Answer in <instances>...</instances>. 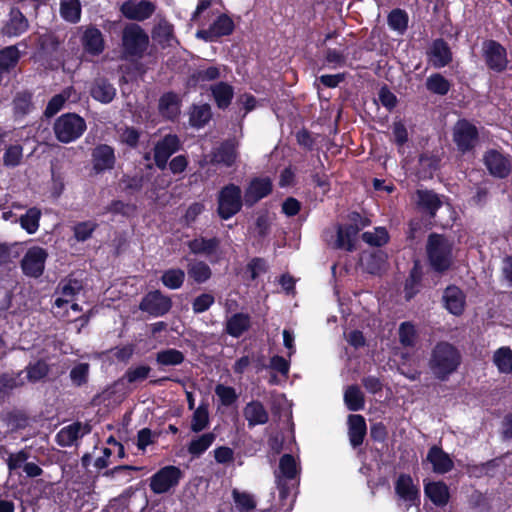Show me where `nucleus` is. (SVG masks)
I'll use <instances>...</instances> for the list:
<instances>
[{
    "label": "nucleus",
    "mask_w": 512,
    "mask_h": 512,
    "mask_svg": "<svg viewBox=\"0 0 512 512\" xmlns=\"http://www.w3.org/2000/svg\"><path fill=\"white\" fill-rule=\"evenodd\" d=\"M428 59L435 68L446 66L452 59L448 45L443 40L434 41L428 52Z\"/></svg>",
    "instance_id": "b1692460"
},
{
    "label": "nucleus",
    "mask_w": 512,
    "mask_h": 512,
    "mask_svg": "<svg viewBox=\"0 0 512 512\" xmlns=\"http://www.w3.org/2000/svg\"><path fill=\"white\" fill-rule=\"evenodd\" d=\"M155 10L156 5L149 0H129L124 2L121 6V12L126 18L137 21L148 19Z\"/></svg>",
    "instance_id": "2eb2a0df"
},
{
    "label": "nucleus",
    "mask_w": 512,
    "mask_h": 512,
    "mask_svg": "<svg viewBox=\"0 0 512 512\" xmlns=\"http://www.w3.org/2000/svg\"><path fill=\"white\" fill-rule=\"evenodd\" d=\"M478 137L477 128L467 120H459L453 129V139L462 152L471 150Z\"/></svg>",
    "instance_id": "1a4fd4ad"
},
{
    "label": "nucleus",
    "mask_w": 512,
    "mask_h": 512,
    "mask_svg": "<svg viewBox=\"0 0 512 512\" xmlns=\"http://www.w3.org/2000/svg\"><path fill=\"white\" fill-rule=\"evenodd\" d=\"M344 401L351 411L361 410L364 406V397L357 386H349L344 393Z\"/></svg>",
    "instance_id": "de8ad7c7"
},
{
    "label": "nucleus",
    "mask_w": 512,
    "mask_h": 512,
    "mask_svg": "<svg viewBox=\"0 0 512 512\" xmlns=\"http://www.w3.org/2000/svg\"><path fill=\"white\" fill-rule=\"evenodd\" d=\"M483 52L488 67L494 71H503L508 64L505 48L495 41L484 43Z\"/></svg>",
    "instance_id": "4468645a"
},
{
    "label": "nucleus",
    "mask_w": 512,
    "mask_h": 512,
    "mask_svg": "<svg viewBox=\"0 0 512 512\" xmlns=\"http://www.w3.org/2000/svg\"><path fill=\"white\" fill-rule=\"evenodd\" d=\"M484 164L494 177L505 178L511 172V160L497 150L486 152Z\"/></svg>",
    "instance_id": "ddd939ff"
},
{
    "label": "nucleus",
    "mask_w": 512,
    "mask_h": 512,
    "mask_svg": "<svg viewBox=\"0 0 512 512\" xmlns=\"http://www.w3.org/2000/svg\"><path fill=\"white\" fill-rule=\"evenodd\" d=\"M243 415L250 427L263 425L268 422L269 414L264 405L259 401H251L246 404Z\"/></svg>",
    "instance_id": "393cba45"
},
{
    "label": "nucleus",
    "mask_w": 512,
    "mask_h": 512,
    "mask_svg": "<svg viewBox=\"0 0 512 512\" xmlns=\"http://www.w3.org/2000/svg\"><path fill=\"white\" fill-rule=\"evenodd\" d=\"M41 215L42 213L39 208L31 207L24 214L19 215L18 223L28 234H35L39 229Z\"/></svg>",
    "instance_id": "72a5a7b5"
},
{
    "label": "nucleus",
    "mask_w": 512,
    "mask_h": 512,
    "mask_svg": "<svg viewBox=\"0 0 512 512\" xmlns=\"http://www.w3.org/2000/svg\"><path fill=\"white\" fill-rule=\"evenodd\" d=\"M389 26L397 31H404L407 27V14L400 10H393L388 16Z\"/></svg>",
    "instance_id": "e2e57ef3"
},
{
    "label": "nucleus",
    "mask_w": 512,
    "mask_h": 512,
    "mask_svg": "<svg viewBox=\"0 0 512 512\" xmlns=\"http://www.w3.org/2000/svg\"><path fill=\"white\" fill-rule=\"evenodd\" d=\"M493 363L500 373H512V350L509 347L497 349L493 355Z\"/></svg>",
    "instance_id": "4c0bfd02"
},
{
    "label": "nucleus",
    "mask_w": 512,
    "mask_h": 512,
    "mask_svg": "<svg viewBox=\"0 0 512 512\" xmlns=\"http://www.w3.org/2000/svg\"><path fill=\"white\" fill-rule=\"evenodd\" d=\"M150 367L146 365H140L137 367H130L123 378L122 381H127L128 383H137L145 380L149 373H150Z\"/></svg>",
    "instance_id": "13d9d810"
},
{
    "label": "nucleus",
    "mask_w": 512,
    "mask_h": 512,
    "mask_svg": "<svg viewBox=\"0 0 512 512\" xmlns=\"http://www.w3.org/2000/svg\"><path fill=\"white\" fill-rule=\"evenodd\" d=\"M272 190V183L268 177H260L253 179L244 194V202L248 206L254 205L256 202L266 197Z\"/></svg>",
    "instance_id": "6ab92c4d"
},
{
    "label": "nucleus",
    "mask_w": 512,
    "mask_h": 512,
    "mask_svg": "<svg viewBox=\"0 0 512 512\" xmlns=\"http://www.w3.org/2000/svg\"><path fill=\"white\" fill-rule=\"evenodd\" d=\"M88 373L89 365L87 363H80L71 370L70 377L74 384L80 386L87 381Z\"/></svg>",
    "instance_id": "338daca9"
},
{
    "label": "nucleus",
    "mask_w": 512,
    "mask_h": 512,
    "mask_svg": "<svg viewBox=\"0 0 512 512\" xmlns=\"http://www.w3.org/2000/svg\"><path fill=\"white\" fill-rule=\"evenodd\" d=\"M415 201L420 209L429 213L431 216L435 215L436 211L442 205L438 195L429 190H417Z\"/></svg>",
    "instance_id": "cd10ccee"
},
{
    "label": "nucleus",
    "mask_w": 512,
    "mask_h": 512,
    "mask_svg": "<svg viewBox=\"0 0 512 512\" xmlns=\"http://www.w3.org/2000/svg\"><path fill=\"white\" fill-rule=\"evenodd\" d=\"M14 114L16 117H22L31 112L33 105L31 102V95L28 93L18 94L14 101Z\"/></svg>",
    "instance_id": "6e6d98bb"
},
{
    "label": "nucleus",
    "mask_w": 512,
    "mask_h": 512,
    "mask_svg": "<svg viewBox=\"0 0 512 512\" xmlns=\"http://www.w3.org/2000/svg\"><path fill=\"white\" fill-rule=\"evenodd\" d=\"M237 158V152L234 144L225 143L223 144L217 152L214 154L213 160L216 163L224 164L229 167L234 164Z\"/></svg>",
    "instance_id": "a18cd8bd"
},
{
    "label": "nucleus",
    "mask_w": 512,
    "mask_h": 512,
    "mask_svg": "<svg viewBox=\"0 0 512 512\" xmlns=\"http://www.w3.org/2000/svg\"><path fill=\"white\" fill-rule=\"evenodd\" d=\"M215 394L224 406H231L237 400L235 389L223 384H219L215 387Z\"/></svg>",
    "instance_id": "680f3d73"
},
{
    "label": "nucleus",
    "mask_w": 512,
    "mask_h": 512,
    "mask_svg": "<svg viewBox=\"0 0 512 512\" xmlns=\"http://www.w3.org/2000/svg\"><path fill=\"white\" fill-rule=\"evenodd\" d=\"M88 432L89 429L86 425L74 423L62 428L57 434V440L61 446H71L79 437L84 436Z\"/></svg>",
    "instance_id": "c85d7f7f"
},
{
    "label": "nucleus",
    "mask_w": 512,
    "mask_h": 512,
    "mask_svg": "<svg viewBox=\"0 0 512 512\" xmlns=\"http://www.w3.org/2000/svg\"><path fill=\"white\" fill-rule=\"evenodd\" d=\"M427 461L431 463L434 472L444 474L453 468V461L450 456L438 446H433L428 454Z\"/></svg>",
    "instance_id": "5701e85b"
},
{
    "label": "nucleus",
    "mask_w": 512,
    "mask_h": 512,
    "mask_svg": "<svg viewBox=\"0 0 512 512\" xmlns=\"http://www.w3.org/2000/svg\"><path fill=\"white\" fill-rule=\"evenodd\" d=\"M53 129L60 142L70 143L82 136L86 130V122L75 113H67L57 118Z\"/></svg>",
    "instance_id": "20e7f679"
},
{
    "label": "nucleus",
    "mask_w": 512,
    "mask_h": 512,
    "mask_svg": "<svg viewBox=\"0 0 512 512\" xmlns=\"http://www.w3.org/2000/svg\"><path fill=\"white\" fill-rule=\"evenodd\" d=\"M299 465L290 454H284L279 461V471L276 473V483L281 500L287 499L296 485Z\"/></svg>",
    "instance_id": "39448f33"
},
{
    "label": "nucleus",
    "mask_w": 512,
    "mask_h": 512,
    "mask_svg": "<svg viewBox=\"0 0 512 512\" xmlns=\"http://www.w3.org/2000/svg\"><path fill=\"white\" fill-rule=\"evenodd\" d=\"M220 240L216 237L204 238L197 237L188 242V247L191 253L196 255H204L210 258L211 262H217L220 259L219 255Z\"/></svg>",
    "instance_id": "dca6fc26"
},
{
    "label": "nucleus",
    "mask_w": 512,
    "mask_h": 512,
    "mask_svg": "<svg viewBox=\"0 0 512 512\" xmlns=\"http://www.w3.org/2000/svg\"><path fill=\"white\" fill-rule=\"evenodd\" d=\"M173 31L172 24L166 20H160L154 29L153 35L159 43L170 46L175 41Z\"/></svg>",
    "instance_id": "37998d69"
},
{
    "label": "nucleus",
    "mask_w": 512,
    "mask_h": 512,
    "mask_svg": "<svg viewBox=\"0 0 512 512\" xmlns=\"http://www.w3.org/2000/svg\"><path fill=\"white\" fill-rule=\"evenodd\" d=\"M92 160L97 172L112 169L115 164L114 150L108 145H99L93 150Z\"/></svg>",
    "instance_id": "4be33fe9"
},
{
    "label": "nucleus",
    "mask_w": 512,
    "mask_h": 512,
    "mask_svg": "<svg viewBox=\"0 0 512 512\" xmlns=\"http://www.w3.org/2000/svg\"><path fill=\"white\" fill-rule=\"evenodd\" d=\"M184 354L174 348L161 350L156 354V362L162 366H176L184 361Z\"/></svg>",
    "instance_id": "ea45409f"
},
{
    "label": "nucleus",
    "mask_w": 512,
    "mask_h": 512,
    "mask_svg": "<svg viewBox=\"0 0 512 512\" xmlns=\"http://www.w3.org/2000/svg\"><path fill=\"white\" fill-rule=\"evenodd\" d=\"M442 301L449 313L460 316L464 312L466 297L463 291L457 286H448L443 292Z\"/></svg>",
    "instance_id": "a211bd4d"
},
{
    "label": "nucleus",
    "mask_w": 512,
    "mask_h": 512,
    "mask_svg": "<svg viewBox=\"0 0 512 512\" xmlns=\"http://www.w3.org/2000/svg\"><path fill=\"white\" fill-rule=\"evenodd\" d=\"M48 373V366L46 363L42 361H38L37 363L30 365L27 367L26 378L30 382H37L44 378Z\"/></svg>",
    "instance_id": "0e129e2a"
},
{
    "label": "nucleus",
    "mask_w": 512,
    "mask_h": 512,
    "mask_svg": "<svg viewBox=\"0 0 512 512\" xmlns=\"http://www.w3.org/2000/svg\"><path fill=\"white\" fill-rule=\"evenodd\" d=\"M19 60V51L15 46H9L0 51V76L13 68Z\"/></svg>",
    "instance_id": "79ce46f5"
},
{
    "label": "nucleus",
    "mask_w": 512,
    "mask_h": 512,
    "mask_svg": "<svg viewBox=\"0 0 512 512\" xmlns=\"http://www.w3.org/2000/svg\"><path fill=\"white\" fill-rule=\"evenodd\" d=\"M426 86L429 91L445 95L450 90V82L440 74H432L427 78Z\"/></svg>",
    "instance_id": "8fccbe9b"
},
{
    "label": "nucleus",
    "mask_w": 512,
    "mask_h": 512,
    "mask_svg": "<svg viewBox=\"0 0 512 512\" xmlns=\"http://www.w3.org/2000/svg\"><path fill=\"white\" fill-rule=\"evenodd\" d=\"M48 254L41 247L30 248L22 259L23 272L32 277H38L43 273Z\"/></svg>",
    "instance_id": "9b49d317"
},
{
    "label": "nucleus",
    "mask_w": 512,
    "mask_h": 512,
    "mask_svg": "<svg viewBox=\"0 0 512 512\" xmlns=\"http://www.w3.org/2000/svg\"><path fill=\"white\" fill-rule=\"evenodd\" d=\"M242 207L240 187L229 184L223 187L218 195V213L222 219H229L237 214Z\"/></svg>",
    "instance_id": "423d86ee"
},
{
    "label": "nucleus",
    "mask_w": 512,
    "mask_h": 512,
    "mask_svg": "<svg viewBox=\"0 0 512 512\" xmlns=\"http://www.w3.org/2000/svg\"><path fill=\"white\" fill-rule=\"evenodd\" d=\"M181 471L175 466H166L159 470L152 478L150 487L156 494L167 492L176 486L180 480Z\"/></svg>",
    "instance_id": "9d476101"
},
{
    "label": "nucleus",
    "mask_w": 512,
    "mask_h": 512,
    "mask_svg": "<svg viewBox=\"0 0 512 512\" xmlns=\"http://www.w3.org/2000/svg\"><path fill=\"white\" fill-rule=\"evenodd\" d=\"M22 156V147L20 145H11L4 152L3 164L6 167H16L20 164Z\"/></svg>",
    "instance_id": "052dcab7"
},
{
    "label": "nucleus",
    "mask_w": 512,
    "mask_h": 512,
    "mask_svg": "<svg viewBox=\"0 0 512 512\" xmlns=\"http://www.w3.org/2000/svg\"><path fill=\"white\" fill-rule=\"evenodd\" d=\"M159 110L164 117L175 118L180 112L177 95L173 93L163 95L159 102Z\"/></svg>",
    "instance_id": "58836bf2"
},
{
    "label": "nucleus",
    "mask_w": 512,
    "mask_h": 512,
    "mask_svg": "<svg viewBox=\"0 0 512 512\" xmlns=\"http://www.w3.org/2000/svg\"><path fill=\"white\" fill-rule=\"evenodd\" d=\"M28 20L18 9H12L9 19L3 27V33L9 37H17L28 29Z\"/></svg>",
    "instance_id": "a878e982"
},
{
    "label": "nucleus",
    "mask_w": 512,
    "mask_h": 512,
    "mask_svg": "<svg viewBox=\"0 0 512 512\" xmlns=\"http://www.w3.org/2000/svg\"><path fill=\"white\" fill-rule=\"evenodd\" d=\"M122 43L126 55L140 57L148 46L149 37L139 25L130 24L123 30Z\"/></svg>",
    "instance_id": "0eeeda50"
},
{
    "label": "nucleus",
    "mask_w": 512,
    "mask_h": 512,
    "mask_svg": "<svg viewBox=\"0 0 512 512\" xmlns=\"http://www.w3.org/2000/svg\"><path fill=\"white\" fill-rule=\"evenodd\" d=\"M363 267L371 274L380 272L386 263V256L382 252L365 255L361 259Z\"/></svg>",
    "instance_id": "49530a36"
},
{
    "label": "nucleus",
    "mask_w": 512,
    "mask_h": 512,
    "mask_svg": "<svg viewBox=\"0 0 512 512\" xmlns=\"http://www.w3.org/2000/svg\"><path fill=\"white\" fill-rule=\"evenodd\" d=\"M395 491L407 507L418 505L420 496L419 488L414 484L409 475H400L398 477L395 483Z\"/></svg>",
    "instance_id": "f3484780"
},
{
    "label": "nucleus",
    "mask_w": 512,
    "mask_h": 512,
    "mask_svg": "<svg viewBox=\"0 0 512 512\" xmlns=\"http://www.w3.org/2000/svg\"><path fill=\"white\" fill-rule=\"evenodd\" d=\"M82 285L78 280H64L59 285V296L55 299L54 308L57 316H65V312L69 306L73 311H80L79 305L74 302V297L80 292Z\"/></svg>",
    "instance_id": "6e6552de"
},
{
    "label": "nucleus",
    "mask_w": 512,
    "mask_h": 512,
    "mask_svg": "<svg viewBox=\"0 0 512 512\" xmlns=\"http://www.w3.org/2000/svg\"><path fill=\"white\" fill-rule=\"evenodd\" d=\"M352 223L337 227L336 231H326L325 240L335 248L352 251L355 248L359 231L368 225V221L362 219L359 214H354Z\"/></svg>",
    "instance_id": "f03ea898"
},
{
    "label": "nucleus",
    "mask_w": 512,
    "mask_h": 512,
    "mask_svg": "<svg viewBox=\"0 0 512 512\" xmlns=\"http://www.w3.org/2000/svg\"><path fill=\"white\" fill-rule=\"evenodd\" d=\"M452 245L444 237L432 234L427 243V254L430 265L436 271L448 269L452 260Z\"/></svg>",
    "instance_id": "7ed1b4c3"
},
{
    "label": "nucleus",
    "mask_w": 512,
    "mask_h": 512,
    "mask_svg": "<svg viewBox=\"0 0 512 512\" xmlns=\"http://www.w3.org/2000/svg\"><path fill=\"white\" fill-rule=\"evenodd\" d=\"M215 439L216 436L212 432L195 437L188 445V452L194 457H199L214 443Z\"/></svg>",
    "instance_id": "c9c22d12"
},
{
    "label": "nucleus",
    "mask_w": 512,
    "mask_h": 512,
    "mask_svg": "<svg viewBox=\"0 0 512 512\" xmlns=\"http://www.w3.org/2000/svg\"><path fill=\"white\" fill-rule=\"evenodd\" d=\"M82 43L85 50L93 55L101 53L104 49L102 33L94 27H89L84 31Z\"/></svg>",
    "instance_id": "c756f323"
},
{
    "label": "nucleus",
    "mask_w": 512,
    "mask_h": 512,
    "mask_svg": "<svg viewBox=\"0 0 512 512\" xmlns=\"http://www.w3.org/2000/svg\"><path fill=\"white\" fill-rule=\"evenodd\" d=\"M461 362L459 351L450 343L440 342L431 352L429 367L439 380H445L454 373Z\"/></svg>",
    "instance_id": "f257e3e1"
},
{
    "label": "nucleus",
    "mask_w": 512,
    "mask_h": 512,
    "mask_svg": "<svg viewBox=\"0 0 512 512\" xmlns=\"http://www.w3.org/2000/svg\"><path fill=\"white\" fill-rule=\"evenodd\" d=\"M185 279V273L181 269L166 270L162 277V283L169 289H178L182 286Z\"/></svg>",
    "instance_id": "864d4df0"
},
{
    "label": "nucleus",
    "mask_w": 512,
    "mask_h": 512,
    "mask_svg": "<svg viewBox=\"0 0 512 512\" xmlns=\"http://www.w3.org/2000/svg\"><path fill=\"white\" fill-rule=\"evenodd\" d=\"M60 13L66 21L72 23L78 22L81 15V5L79 0H61Z\"/></svg>",
    "instance_id": "a19ab883"
},
{
    "label": "nucleus",
    "mask_w": 512,
    "mask_h": 512,
    "mask_svg": "<svg viewBox=\"0 0 512 512\" xmlns=\"http://www.w3.org/2000/svg\"><path fill=\"white\" fill-rule=\"evenodd\" d=\"M209 425V412L206 404H200L193 413L191 420V430L201 432Z\"/></svg>",
    "instance_id": "c03bdc74"
},
{
    "label": "nucleus",
    "mask_w": 512,
    "mask_h": 512,
    "mask_svg": "<svg viewBox=\"0 0 512 512\" xmlns=\"http://www.w3.org/2000/svg\"><path fill=\"white\" fill-rule=\"evenodd\" d=\"M171 300L160 291L148 293L140 303V309L153 316H162L171 308Z\"/></svg>",
    "instance_id": "f8f14e48"
},
{
    "label": "nucleus",
    "mask_w": 512,
    "mask_h": 512,
    "mask_svg": "<svg viewBox=\"0 0 512 512\" xmlns=\"http://www.w3.org/2000/svg\"><path fill=\"white\" fill-rule=\"evenodd\" d=\"M399 341L403 346L413 347L416 343L417 332L412 322H403L399 326Z\"/></svg>",
    "instance_id": "3c124183"
},
{
    "label": "nucleus",
    "mask_w": 512,
    "mask_h": 512,
    "mask_svg": "<svg viewBox=\"0 0 512 512\" xmlns=\"http://www.w3.org/2000/svg\"><path fill=\"white\" fill-rule=\"evenodd\" d=\"M349 440L353 447H357L363 443L366 435V422L363 416L358 414L349 415Z\"/></svg>",
    "instance_id": "bb28decb"
},
{
    "label": "nucleus",
    "mask_w": 512,
    "mask_h": 512,
    "mask_svg": "<svg viewBox=\"0 0 512 512\" xmlns=\"http://www.w3.org/2000/svg\"><path fill=\"white\" fill-rule=\"evenodd\" d=\"M212 95L219 108H226L233 98V88L224 82H219L211 87Z\"/></svg>",
    "instance_id": "e433bc0d"
},
{
    "label": "nucleus",
    "mask_w": 512,
    "mask_h": 512,
    "mask_svg": "<svg viewBox=\"0 0 512 512\" xmlns=\"http://www.w3.org/2000/svg\"><path fill=\"white\" fill-rule=\"evenodd\" d=\"M422 278V272L421 268L416 262L414 264V267L412 268L410 272V276L406 281L405 284V297L407 300H410L415 296V294L418 292V286Z\"/></svg>",
    "instance_id": "09e8293b"
},
{
    "label": "nucleus",
    "mask_w": 512,
    "mask_h": 512,
    "mask_svg": "<svg viewBox=\"0 0 512 512\" xmlns=\"http://www.w3.org/2000/svg\"><path fill=\"white\" fill-rule=\"evenodd\" d=\"M179 139L175 135H167L159 141L154 149V159L156 165L164 169L169 157L179 149Z\"/></svg>",
    "instance_id": "aec40b11"
},
{
    "label": "nucleus",
    "mask_w": 512,
    "mask_h": 512,
    "mask_svg": "<svg viewBox=\"0 0 512 512\" xmlns=\"http://www.w3.org/2000/svg\"><path fill=\"white\" fill-rule=\"evenodd\" d=\"M211 118V109L208 105L194 106L190 114V123L195 127L204 126Z\"/></svg>",
    "instance_id": "5fc2aeb1"
},
{
    "label": "nucleus",
    "mask_w": 512,
    "mask_h": 512,
    "mask_svg": "<svg viewBox=\"0 0 512 512\" xmlns=\"http://www.w3.org/2000/svg\"><path fill=\"white\" fill-rule=\"evenodd\" d=\"M221 76L220 68L210 66L206 69L198 70L191 78V85H204L205 82L215 80Z\"/></svg>",
    "instance_id": "603ef678"
},
{
    "label": "nucleus",
    "mask_w": 512,
    "mask_h": 512,
    "mask_svg": "<svg viewBox=\"0 0 512 512\" xmlns=\"http://www.w3.org/2000/svg\"><path fill=\"white\" fill-rule=\"evenodd\" d=\"M233 30L232 20L225 16H219L208 29L199 30L196 33L197 38L206 41H213L218 37L228 35Z\"/></svg>",
    "instance_id": "412c9836"
},
{
    "label": "nucleus",
    "mask_w": 512,
    "mask_h": 512,
    "mask_svg": "<svg viewBox=\"0 0 512 512\" xmlns=\"http://www.w3.org/2000/svg\"><path fill=\"white\" fill-rule=\"evenodd\" d=\"M214 303V297L211 294H201L193 302V310L195 313H202L210 308Z\"/></svg>",
    "instance_id": "774afa93"
},
{
    "label": "nucleus",
    "mask_w": 512,
    "mask_h": 512,
    "mask_svg": "<svg viewBox=\"0 0 512 512\" xmlns=\"http://www.w3.org/2000/svg\"><path fill=\"white\" fill-rule=\"evenodd\" d=\"M96 228L97 223L94 221L89 220L79 222L73 227L74 236L77 239V241H86L91 237L92 233L95 231Z\"/></svg>",
    "instance_id": "bf43d9fd"
},
{
    "label": "nucleus",
    "mask_w": 512,
    "mask_h": 512,
    "mask_svg": "<svg viewBox=\"0 0 512 512\" xmlns=\"http://www.w3.org/2000/svg\"><path fill=\"white\" fill-rule=\"evenodd\" d=\"M251 325L250 317L247 314L236 313L226 321V332L235 338L240 337Z\"/></svg>",
    "instance_id": "7c9ffc66"
},
{
    "label": "nucleus",
    "mask_w": 512,
    "mask_h": 512,
    "mask_svg": "<svg viewBox=\"0 0 512 512\" xmlns=\"http://www.w3.org/2000/svg\"><path fill=\"white\" fill-rule=\"evenodd\" d=\"M425 494L437 506H444L449 500V490L443 482L427 483Z\"/></svg>",
    "instance_id": "473e14b6"
},
{
    "label": "nucleus",
    "mask_w": 512,
    "mask_h": 512,
    "mask_svg": "<svg viewBox=\"0 0 512 512\" xmlns=\"http://www.w3.org/2000/svg\"><path fill=\"white\" fill-rule=\"evenodd\" d=\"M363 240L372 246H381L388 241V233L385 228L377 227L373 231L364 232Z\"/></svg>",
    "instance_id": "4d7b16f0"
},
{
    "label": "nucleus",
    "mask_w": 512,
    "mask_h": 512,
    "mask_svg": "<svg viewBox=\"0 0 512 512\" xmlns=\"http://www.w3.org/2000/svg\"><path fill=\"white\" fill-rule=\"evenodd\" d=\"M90 92L91 96L101 103L111 102L116 95V89L114 86L105 79H96Z\"/></svg>",
    "instance_id": "2f4dec72"
},
{
    "label": "nucleus",
    "mask_w": 512,
    "mask_h": 512,
    "mask_svg": "<svg viewBox=\"0 0 512 512\" xmlns=\"http://www.w3.org/2000/svg\"><path fill=\"white\" fill-rule=\"evenodd\" d=\"M187 273L196 283H204L212 276V270L204 261L193 260L187 266Z\"/></svg>",
    "instance_id": "f704fd0d"
},
{
    "label": "nucleus",
    "mask_w": 512,
    "mask_h": 512,
    "mask_svg": "<svg viewBox=\"0 0 512 512\" xmlns=\"http://www.w3.org/2000/svg\"><path fill=\"white\" fill-rule=\"evenodd\" d=\"M233 499L235 501L237 508L241 512H248L254 508V500L247 493H242L237 490H233Z\"/></svg>",
    "instance_id": "69168bd1"
}]
</instances>
